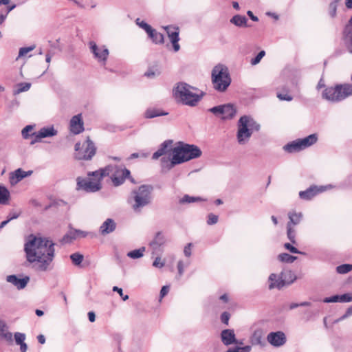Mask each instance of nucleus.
<instances>
[{
  "instance_id": "nucleus-39",
  "label": "nucleus",
  "mask_w": 352,
  "mask_h": 352,
  "mask_svg": "<svg viewBox=\"0 0 352 352\" xmlns=\"http://www.w3.org/2000/svg\"><path fill=\"white\" fill-rule=\"evenodd\" d=\"M204 199L200 197H191L188 195H185L179 200L180 204H190L196 201H203Z\"/></svg>"
},
{
  "instance_id": "nucleus-34",
  "label": "nucleus",
  "mask_w": 352,
  "mask_h": 352,
  "mask_svg": "<svg viewBox=\"0 0 352 352\" xmlns=\"http://www.w3.org/2000/svg\"><path fill=\"white\" fill-rule=\"evenodd\" d=\"M263 334L261 330H256L252 333L250 341L253 345H262Z\"/></svg>"
},
{
  "instance_id": "nucleus-61",
  "label": "nucleus",
  "mask_w": 352,
  "mask_h": 352,
  "mask_svg": "<svg viewBox=\"0 0 352 352\" xmlns=\"http://www.w3.org/2000/svg\"><path fill=\"white\" fill-rule=\"evenodd\" d=\"M14 8H15V5H13V6H12L8 8V11H7L6 14H0V25L2 24L4 22V21L6 20L7 14H8V12H10Z\"/></svg>"
},
{
  "instance_id": "nucleus-55",
  "label": "nucleus",
  "mask_w": 352,
  "mask_h": 352,
  "mask_svg": "<svg viewBox=\"0 0 352 352\" xmlns=\"http://www.w3.org/2000/svg\"><path fill=\"white\" fill-rule=\"evenodd\" d=\"M284 247L285 249L289 250L290 252L294 254H302V252H300L296 248L293 246L292 244L289 243H286L284 244Z\"/></svg>"
},
{
  "instance_id": "nucleus-38",
  "label": "nucleus",
  "mask_w": 352,
  "mask_h": 352,
  "mask_svg": "<svg viewBox=\"0 0 352 352\" xmlns=\"http://www.w3.org/2000/svg\"><path fill=\"white\" fill-rule=\"evenodd\" d=\"M287 236L288 239L291 241L292 243H296V230L291 226V223L287 224Z\"/></svg>"
},
{
  "instance_id": "nucleus-41",
  "label": "nucleus",
  "mask_w": 352,
  "mask_h": 352,
  "mask_svg": "<svg viewBox=\"0 0 352 352\" xmlns=\"http://www.w3.org/2000/svg\"><path fill=\"white\" fill-rule=\"evenodd\" d=\"M135 23L140 28L143 29L147 33V34L149 32H152L153 28L145 21H141L140 18L136 19Z\"/></svg>"
},
{
  "instance_id": "nucleus-48",
  "label": "nucleus",
  "mask_w": 352,
  "mask_h": 352,
  "mask_svg": "<svg viewBox=\"0 0 352 352\" xmlns=\"http://www.w3.org/2000/svg\"><path fill=\"white\" fill-rule=\"evenodd\" d=\"M74 239H76V236L74 235L72 231H70L69 232L63 236L60 241L63 243H71Z\"/></svg>"
},
{
  "instance_id": "nucleus-27",
  "label": "nucleus",
  "mask_w": 352,
  "mask_h": 352,
  "mask_svg": "<svg viewBox=\"0 0 352 352\" xmlns=\"http://www.w3.org/2000/svg\"><path fill=\"white\" fill-rule=\"evenodd\" d=\"M283 148L288 153H295L303 150L298 139L287 144L284 146Z\"/></svg>"
},
{
  "instance_id": "nucleus-35",
  "label": "nucleus",
  "mask_w": 352,
  "mask_h": 352,
  "mask_svg": "<svg viewBox=\"0 0 352 352\" xmlns=\"http://www.w3.org/2000/svg\"><path fill=\"white\" fill-rule=\"evenodd\" d=\"M167 115V113L162 112V111L156 109H148L145 113L144 116L146 118H153L155 117Z\"/></svg>"
},
{
  "instance_id": "nucleus-20",
  "label": "nucleus",
  "mask_w": 352,
  "mask_h": 352,
  "mask_svg": "<svg viewBox=\"0 0 352 352\" xmlns=\"http://www.w3.org/2000/svg\"><path fill=\"white\" fill-rule=\"evenodd\" d=\"M269 289H272L274 288H277L278 289L283 288L285 286V282L283 279V277L280 274L277 275L276 274H271L269 276Z\"/></svg>"
},
{
  "instance_id": "nucleus-29",
  "label": "nucleus",
  "mask_w": 352,
  "mask_h": 352,
  "mask_svg": "<svg viewBox=\"0 0 352 352\" xmlns=\"http://www.w3.org/2000/svg\"><path fill=\"white\" fill-rule=\"evenodd\" d=\"M285 285L293 283L296 280L295 274L291 270H283L280 273Z\"/></svg>"
},
{
  "instance_id": "nucleus-37",
  "label": "nucleus",
  "mask_w": 352,
  "mask_h": 352,
  "mask_svg": "<svg viewBox=\"0 0 352 352\" xmlns=\"http://www.w3.org/2000/svg\"><path fill=\"white\" fill-rule=\"evenodd\" d=\"M145 250L144 247H142L139 249L129 252L127 256L133 259L140 258L143 256Z\"/></svg>"
},
{
  "instance_id": "nucleus-9",
  "label": "nucleus",
  "mask_w": 352,
  "mask_h": 352,
  "mask_svg": "<svg viewBox=\"0 0 352 352\" xmlns=\"http://www.w3.org/2000/svg\"><path fill=\"white\" fill-rule=\"evenodd\" d=\"M101 170L103 177L105 176L110 177L116 186L122 184L125 179L130 175V171L128 169L122 168L116 165H109Z\"/></svg>"
},
{
  "instance_id": "nucleus-49",
  "label": "nucleus",
  "mask_w": 352,
  "mask_h": 352,
  "mask_svg": "<svg viewBox=\"0 0 352 352\" xmlns=\"http://www.w3.org/2000/svg\"><path fill=\"white\" fill-rule=\"evenodd\" d=\"M34 129L32 125H27L24 127L21 131L22 136L24 139H28L31 135L29 133L31 132Z\"/></svg>"
},
{
  "instance_id": "nucleus-23",
  "label": "nucleus",
  "mask_w": 352,
  "mask_h": 352,
  "mask_svg": "<svg viewBox=\"0 0 352 352\" xmlns=\"http://www.w3.org/2000/svg\"><path fill=\"white\" fill-rule=\"evenodd\" d=\"M116 224L112 219H107L100 227V232L102 235H106L113 232Z\"/></svg>"
},
{
  "instance_id": "nucleus-63",
  "label": "nucleus",
  "mask_w": 352,
  "mask_h": 352,
  "mask_svg": "<svg viewBox=\"0 0 352 352\" xmlns=\"http://www.w3.org/2000/svg\"><path fill=\"white\" fill-rule=\"evenodd\" d=\"M169 292V287L167 285L163 286L160 291V298H164Z\"/></svg>"
},
{
  "instance_id": "nucleus-3",
  "label": "nucleus",
  "mask_w": 352,
  "mask_h": 352,
  "mask_svg": "<svg viewBox=\"0 0 352 352\" xmlns=\"http://www.w3.org/2000/svg\"><path fill=\"white\" fill-rule=\"evenodd\" d=\"M153 187L150 185H142L131 191L128 201L135 212H140L143 208L152 201Z\"/></svg>"
},
{
  "instance_id": "nucleus-26",
  "label": "nucleus",
  "mask_w": 352,
  "mask_h": 352,
  "mask_svg": "<svg viewBox=\"0 0 352 352\" xmlns=\"http://www.w3.org/2000/svg\"><path fill=\"white\" fill-rule=\"evenodd\" d=\"M236 114V109L234 106L230 104L223 105V113L222 119H230L232 118Z\"/></svg>"
},
{
  "instance_id": "nucleus-44",
  "label": "nucleus",
  "mask_w": 352,
  "mask_h": 352,
  "mask_svg": "<svg viewBox=\"0 0 352 352\" xmlns=\"http://www.w3.org/2000/svg\"><path fill=\"white\" fill-rule=\"evenodd\" d=\"M70 258L75 265H79L83 261L84 256L80 253H74L70 255Z\"/></svg>"
},
{
  "instance_id": "nucleus-2",
  "label": "nucleus",
  "mask_w": 352,
  "mask_h": 352,
  "mask_svg": "<svg viewBox=\"0 0 352 352\" xmlns=\"http://www.w3.org/2000/svg\"><path fill=\"white\" fill-rule=\"evenodd\" d=\"M172 151V157L169 160L163 157L161 159L162 166L166 167L168 170L172 169L175 166L199 157L202 152L195 144H189L184 142H178Z\"/></svg>"
},
{
  "instance_id": "nucleus-56",
  "label": "nucleus",
  "mask_w": 352,
  "mask_h": 352,
  "mask_svg": "<svg viewBox=\"0 0 352 352\" xmlns=\"http://www.w3.org/2000/svg\"><path fill=\"white\" fill-rule=\"evenodd\" d=\"M323 301H324V302H327V303L337 302H340V295H335V296H333L331 297L325 298L323 300Z\"/></svg>"
},
{
  "instance_id": "nucleus-58",
  "label": "nucleus",
  "mask_w": 352,
  "mask_h": 352,
  "mask_svg": "<svg viewBox=\"0 0 352 352\" xmlns=\"http://www.w3.org/2000/svg\"><path fill=\"white\" fill-rule=\"evenodd\" d=\"M230 318V314L228 312L225 311V312L222 313V314L221 316V320L223 324L228 325Z\"/></svg>"
},
{
  "instance_id": "nucleus-11",
  "label": "nucleus",
  "mask_w": 352,
  "mask_h": 352,
  "mask_svg": "<svg viewBox=\"0 0 352 352\" xmlns=\"http://www.w3.org/2000/svg\"><path fill=\"white\" fill-rule=\"evenodd\" d=\"M89 46L94 58L96 59L98 62L105 65L109 54L107 47L104 45L98 46L92 41L89 42Z\"/></svg>"
},
{
  "instance_id": "nucleus-8",
  "label": "nucleus",
  "mask_w": 352,
  "mask_h": 352,
  "mask_svg": "<svg viewBox=\"0 0 352 352\" xmlns=\"http://www.w3.org/2000/svg\"><path fill=\"white\" fill-rule=\"evenodd\" d=\"M88 178H77V190H82L87 192H95L102 188L101 181L103 179L102 170H96L88 174Z\"/></svg>"
},
{
  "instance_id": "nucleus-7",
  "label": "nucleus",
  "mask_w": 352,
  "mask_h": 352,
  "mask_svg": "<svg viewBox=\"0 0 352 352\" xmlns=\"http://www.w3.org/2000/svg\"><path fill=\"white\" fill-rule=\"evenodd\" d=\"M211 78L213 88L219 92L226 91L232 82L228 68L221 64L214 67Z\"/></svg>"
},
{
  "instance_id": "nucleus-1",
  "label": "nucleus",
  "mask_w": 352,
  "mask_h": 352,
  "mask_svg": "<svg viewBox=\"0 0 352 352\" xmlns=\"http://www.w3.org/2000/svg\"><path fill=\"white\" fill-rule=\"evenodd\" d=\"M54 245L49 238L30 234L24 245L27 261L38 271L50 270L55 257Z\"/></svg>"
},
{
  "instance_id": "nucleus-17",
  "label": "nucleus",
  "mask_w": 352,
  "mask_h": 352,
  "mask_svg": "<svg viewBox=\"0 0 352 352\" xmlns=\"http://www.w3.org/2000/svg\"><path fill=\"white\" fill-rule=\"evenodd\" d=\"M70 131L74 134H79L84 131V123L80 114L72 117L69 124Z\"/></svg>"
},
{
  "instance_id": "nucleus-45",
  "label": "nucleus",
  "mask_w": 352,
  "mask_h": 352,
  "mask_svg": "<svg viewBox=\"0 0 352 352\" xmlns=\"http://www.w3.org/2000/svg\"><path fill=\"white\" fill-rule=\"evenodd\" d=\"M276 96L280 100L291 101L293 99L292 96L289 94L288 90H285L283 92L278 91Z\"/></svg>"
},
{
  "instance_id": "nucleus-36",
  "label": "nucleus",
  "mask_w": 352,
  "mask_h": 352,
  "mask_svg": "<svg viewBox=\"0 0 352 352\" xmlns=\"http://www.w3.org/2000/svg\"><path fill=\"white\" fill-rule=\"evenodd\" d=\"M342 0H332L329 4L328 12L331 18H335L337 13V8Z\"/></svg>"
},
{
  "instance_id": "nucleus-19",
  "label": "nucleus",
  "mask_w": 352,
  "mask_h": 352,
  "mask_svg": "<svg viewBox=\"0 0 352 352\" xmlns=\"http://www.w3.org/2000/svg\"><path fill=\"white\" fill-rule=\"evenodd\" d=\"M29 280L28 276L19 278L16 275H9L6 277V280L14 285L18 289H23L27 285Z\"/></svg>"
},
{
  "instance_id": "nucleus-6",
  "label": "nucleus",
  "mask_w": 352,
  "mask_h": 352,
  "mask_svg": "<svg viewBox=\"0 0 352 352\" xmlns=\"http://www.w3.org/2000/svg\"><path fill=\"white\" fill-rule=\"evenodd\" d=\"M195 89L185 82H179L173 89L175 99L183 104L194 107L201 100V96L193 92Z\"/></svg>"
},
{
  "instance_id": "nucleus-24",
  "label": "nucleus",
  "mask_w": 352,
  "mask_h": 352,
  "mask_svg": "<svg viewBox=\"0 0 352 352\" xmlns=\"http://www.w3.org/2000/svg\"><path fill=\"white\" fill-rule=\"evenodd\" d=\"M32 174V171H24L21 168H18L12 173L10 179L12 184H14L20 182L23 178Z\"/></svg>"
},
{
  "instance_id": "nucleus-54",
  "label": "nucleus",
  "mask_w": 352,
  "mask_h": 352,
  "mask_svg": "<svg viewBox=\"0 0 352 352\" xmlns=\"http://www.w3.org/2000/svg\"><path fill=\"white\" fill-rule=\"evenodd\" d=\"M218 219L219 217L217 215L210 213L208 214L207 223L208 225H214L217 223Z\"/></svg>"
},
{
  "instance_id": "nucleus-43",
  "label": "nucleus",
  "mask_w": 352,
  "mask_h": 352,
  "mask_svg": "<svg viewBox=\"0 0 352 352\" xmlns=\"http://www.w3.org/2000/svg\"><path fill=\"white\" fill-rule=\"evenodd\" d=\"M352 270V265L342 264L336 267V272L338 274H344Z\"/></svg>"
},
{
  "instance_id": "nucleus-21",
  "label": "nucleus",
  "mask_w": 352,
  "mask_h": 352,
  "mask_svg": "<svg viewBox=\"0 0 352 352\" xmlns=\"http://www.w3.org/2000/svg\"><path fill=\"white\" fill-rule=\"evenodd\" d=\"M173 144V140H168L162 143L160 148L155 151L152 156L153 160H157L160 157L168 153L170 150Z\"/></svg>"
},
{
  "instance_id": "nucleus-31",
  "label": "nucleus",
  "mask_w": 352,
  "mask_h": 352,
  "mask_svg": "<svg viewBox=\"0 0 352 352\" xmlns=\"http://www.w3.org/2000/svg\"><path fill=\"white\" fill-rule=\"evenodd\" d=\"M148 37L155 44H162L164 43V36L160 32H157L155 29H152V32L148 34Z\"/></svg>"
},
{
  "instance_id": "nucleus-42",
  "label": "nucleus",
  "mask_w": 352,
  "mask_h": 352,
  "mask_svg": "<svg viewBox=\"0 0 352 352\" xmlns=\"http://www.w3.org/2000/svg\"><path fill=\"white\" fill-rule=\"evenodd\" d=\"M18 89L14 91V94L16 95L30 89L31 84L28 82H21L17 85Z\"/></svg>"
},
{
  "instance_id": "nucleus-64",
  "label": "nucleus",
  "mask_w": 352,
  "mask_h": 352,
  "mask_svg": "<svg viewBox=\"0 0 352 352\" xmlns=\"http://www.w3.org/2000/svg\"><path fill=\"white\" fill-rule=\"evenodd\" d=\"M352 30V17L349 20L348 23L344 28V31H351Z\"/></svg>"
},
{
  "instance_id": "nucleus-60",
  "label": "nucleus",
  "mask_w": 352,
  "mask_h": 352,
  "mask_svg": "<svg viewBox=\"0 0 352 352\" xmlns=\"http://www.w3.org/2000/svg\"><path fill=\"white\" fill-rule=\"evenodd\" d=\"M72 232H73L74 235L76 236V239H77L78 237H85L87 236V233L80 230H72Z\"/></svg>"
},
{
  "instance_id": "nucleus-16",
  "label": "nucleus",
  "mask_w": 352,
  "mask_h": 352,
  "mask_svg": "<svg viewBox=\"0 0 352 352\" xmlns=\"http://www.w3.org/2000/svg\"><path fill=\"white\" fill-rule=\"evenodd\" d=\"M166 242V238L162 232L155 234L154 239L150 242L149 245L153 250L152 254H157L160 251L161 247L164 246Z\"/></svg>"
},
{
  "instance_id": "nucleus-33",
  "label": "nucleus",
  "mask_w": 352,
  "mask_h": 352,
  "mask_svg": "<svg viewBox=\"0 0 352 352\" xmlns=\"http://www.w3.org/2000/svg\"><path fill=\"white\" fill-rule=\"evenodd\" d=\"M343 38L347 50L352 54V30L343 31Z\"/></svg>"
},
{
  "instance_id": "nucleus-15",
  "label": "nucleus",
  "mask_w": 352,
  "mask_h": 352,
  "mask_svg": "<svg viewBox=\"0 0 352 352\" xmlns=\"http://www.w3.org/2000/svg\"><path fill=\"white\" fill-rule=\"evenodd\" d=\"M164 29L166 30L168 36L173 44L174 51L178 52L180 49V46L178 43V41L179 40V28L175 26L169 25L165 27Z\"/></svg>"
},
{
  "instance_id": "nucleus-32",
  "label": "nucleus",
  "mask_w": 352,
  "mask_h": 352,
  "mask_svg": "<svg viewBox=\"0 0 352 352\" xmlns=\"http://www.w3.org/2000/svg\"><path fill=\"white\" fill-rule=\"evenodd\" d=\"M10 197V193L9 190L5 186L0 184V204H7Z\"/></svg>"
},
{
  "instance_id": "nucleus-57",
  "label": "nucleus",
  "mask_w": 352,
  "mask_h": 352,
  "mask_svg": "<svg viewBox=\"0 0 352 352\" xmlns=\"http://www.w3.org/2000/svg\"><path fill=\"white\" fill-rule=\"evenodd\" d=\"M113 292H117L124 301H125V300L129 299V296L128 295H124L123 294V291H122V288H120V287H118L117 286H114L113 287Z\"/></svg>"
},
{
  "instance_id": "nucleus-18",
  "label": "nucleus",
  "mask_w": 352,
  "mask_h": 352,
  "mask_svg": "<svg viewBox=\"0 0 352 352\" xmlns=\"http://www.w3.org/2000/svg\"><path fill=\"white\" fill-rule=\"evenodd\" d=\"M221 339L226 346L237 344L235 333L233 329H224L221 333Z\"/></svg>"
},
{
  "instance_id": "nucleus-40",
  "label": "nucleus",
  "mask_w": 352,
  "mask_h": 352,
  "mask_svg": "<svg viewBox=\"0 0 352 352\" xmlns=\"http://www.w3.org/2000/svg\"><path fill=\"white\" fill-rule=\"evenodd\" d=\"M278 258L281 262L287 263H292L297 258L296 256H292L287 253L280 254Z\"/></svg>"
},
{
  "instance_id": "nucleus-53",
  "label": "nucleus",
  "mask_w": 352,
  "mask_h": 352,
  "mask_svg": "<svg viewBox=\"0 0 352 352\" xmlns=\"http://www.w3.org/2000/svg\"><path fill=\"white\" fill-rule=\"evenodd\" d=\"M14 338L16 343L17 344H20L24 342V340L25 339V335L24 333L17 332L14 334Z\"/></svg>"
},
{
  "instance_id": "nucleus-4",
  "label": "nucleus",
  "mask_w": 352,
  "mask_h": 352,
  "mask_svg": "<svg viewBox=\"0 0 352 352\" xmlns=\"http://www.w3.org/2000/svg\"><path fill=\"white\" fill-rule=\"evenodd\" d=\"M352 96V83H340L325 87L322 98L331 103H338Z\"/></svg>"
},
{
  "instance_id": "nucleus-59",
  "label": "nucleus",
  "mask_w": 352,
  "mask_h": 352,
  "mask_svg": "<svg viewBox=\"0 0 352 352\" xmlns=\"http://www.w3.org/2000/svg\"><path fill=\"white\" fill-rule=\"evenodd\" d=\"M192 245V244L191 243H189L184 247V255L187 257H189L191 256Z\"/></svg>"
},
{
  "instance_id": "nucleus-51",
  "label": "nucleus",
  "mask_w": 352,
  "mask_h": 352,
  "mask_svg": "<svg viewBox=\"0 0 352 352\" xmlns=\"http://www.w3.org/2000/svg\"><path fill=\"white\" fill-rule=\"evenodd\" d=\"M209 111L212 113L217 116H221L222 118V113H223V105H219L214 107L212 108H210L209 109Z\"/></svg>"
},
{
  "instance_id": "nucleus-13",
  "label": "nucleus",
  "mask_w": 352,
  "mask_h": 352,
  "mask_svg": "<svg viewBox=\"0 0 352 352\" xmlns=\"http://www.w3.org/2000/svg\"><path fill=\"white\" fill-rule=\"evenodd\" d=\"M331 188V185L325 186H320L319 188L317 186H311L304 191H300L299 192V197L302 199L310 200L314 197H315L317 194H318L319 192H324L327 189Z\"/></svg>"
},
{
  "instance_id": "nucleus-14",
  "label": "nucleus",
  "mask_w": 352,
  "mask_h": 352,
  "mask_svg": "<svg viewBox=\"0 0 352 352\" xmlns=\"http://www.w3.org/2000/svg\"><path fill=\"white\" fill-rule=\"evenodd\" d=\"M57 134V131L54 126L43 127L38 132L32 133V136H34V140L31 144L40 142L41 139L48 137H52Z\"/></svg>"
},
{
  "instance_id": "nucleus-28",
  "label": "nucleus",
  "mask_w": 352,
  "mask_h": 352,
  "mask_svg": "<svg viewBox=\"0 0 352 352\" xmlns=\"http://www.w3.org/2000/svg\"><path fill=\"white\" fill-rule=\"evenodd\" d=\"M288 217L289 219V221L287 223H291V226L293 227L300 223L302 219L303 214L300 212H296L295 211H291L288 213Z\"/></svg>"
},
{
  "instance_id": "nucleus-22",
  "label": "nucleus",
  "mask_w": 352,
  "mask_h": 352,
  "mask_svg": "<svg viewBox=\"0 0 352 352\" xmlns=\"http://www.w3.org/2000/svg\"><path fill=\"white\" fill-rule=\"evenodd\" d=\"M10 342L12 341V333L8 331L6 322L0 318V340Z\"/></svg>"
},
{
  "instance_id": "nucleus-47",
  "label": "nucleus",
  "mask_w": 352,
  "mask_h": 352,
  "mask_svg": "<svg viewBox=\"0 0 352 352\" xmlns=\"http://www.w3.org/2000/svg\"><path fill=\"white\" fill-rule=\"evenodd\" d=\"M251 346H236L234 348H230L226 352H250Z\"/></svg>"
},
{
  "instance_id": "nucleus-12",
  "label": "nucleus",
  "mask_w": 352,
  "mask_h": 352,
  "mask_svg": "<svg viewBox=\"0 0 352 352\" xmlns=\"http://www.w3.org/2000/svg\"><path fill=\"white\" fill-rule=\"evenodd\" d=\"M267 340L273 346L280 347L285 344L287 339L285 334L278 331L270 333L267 336Z\"/></svg>"
},
{
  "instance_id": "nucleus-50",
  "label": "nucleus",
  "mask_w": 352,
  "mask_h": 352,
  "mask_svg": "<svg viewBox=\"0 0 352 352\" xmlns=\"http://www.w3.org/2000/svg\"><path fill=\"white\" fill-rule=\"evenodd\" d=\"M265 55V52L264 50H261L255 58H252L250 61L251 64L252 65H257L261 60L263 58V57Z\"/></svg>"
},
{
  "instance_id": "nucleus-10",
  "label": "nucleus",
  "mask_w": 352,
  "mask_h": 352,
  "mask_svg": "<svg viewBox=\"0 0 352 352\" xmlns=\"http://www.w3.org/2000/svg\"><path fill=\"white\" fill-rule=\"evenodd\" d=\"M75 157L77 160H89L96 154V148L94 142L87 137L82 145L79 142L75 144Z\"/></svg>"
},
{
  "instance_id": "nucleus-62",
  "label": "nucleus",
  "mask_w": 352,
  "mask_h": 352,
  "mask_svg": "<svg viewBox=\"0 0 352 352\" xmlns=\"http://www.w3.org/2000/svg\"><path fill=\"white\" fill-rule=\"evenodd\" d=\"M153 265L155 267L161 268L164 265V263L161 261L160 257H156Z\"/></svg>"
},
{
  "instance_id": "nucleus-5",
  "label": "nucleus",
  "mask_w": 352,
  "mask_h": 352,
  "mask_svg": "<svg viewBox=\"0 0 352 352\" xmlns=\"http://www.w3.org/2000/svg\"><path fill=\"white\" fill-rule=\"evenodd\" d=\"M236 138L239 144H246L252 133L260 129V125L250 116H241L237 123Z\"/></svg>"
},
{
  "instance_id": "nucleus-25",
  "label": "nucleus",
  "mask_w": 352,
  "mask_h": 352,
  "mask_svg": "<svg viewBox=\"0 0 352 352\" xmlns=\"http://www.w3.org/2000/svg\"><path fill=\"white\" fill-rule=\"evenodd\" d=\"M302 148L305 149L313 144H314L318 140V136L316 134H311L304 138L298 139Z\"/></svg>"
},
{
  "instance_id": "nucleus-52",
  "label": "nucleus",
  "mask_w": 352,
  "mask_h": 352,
  "mask_svg": "<svg viewBox=\"0 0 352 352\" xmlns=\"http://www.w3.org/2000/svg\"><path fill=\"white\" fill-rule=\"evenodd\" d=\"M340 302H349L352 301V293H346L340 295Z\"/></svg>"
},
{
  "instance_id": "nucleus-30",
  "label": "nucleus",
  "mask_w": 352,
  "mask_h": 352,
  "mask_svg": "<svg viewBox=\"0 0 352 352\" xmlns=\"http://www.w3.org/2000/svg\"><path fill=\"white\" fill-rule=\"evenodd\" d=\"M248 19L245 16L239 14L234 15L231 19L230 23L237 27H245L247 25Z\"/></svg>"
},
{
  "instance_id": "nucleus-46",
  "label": "nucleus",
  "mask_w": 352,
  "mask_h": 352,
  "mask_svg": "<svg viewBox=\"0 0 352 352\" xmlns=\"http://www.w3.org/2000/svg\"><path fill=\"white\" fill-rule=\"evenodd\" d=\"M35 47H36L35 45H30L29 47H21L19 49V55H18L17 58H16V60H17L20 58L25 56L28 52H30L32 50H34L35 49Z\"/></svg>"
}]
</instances>
